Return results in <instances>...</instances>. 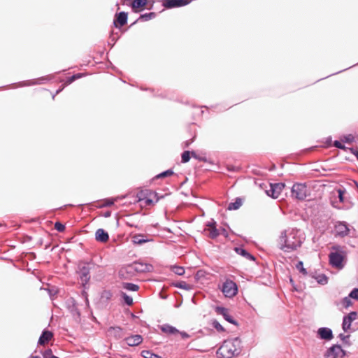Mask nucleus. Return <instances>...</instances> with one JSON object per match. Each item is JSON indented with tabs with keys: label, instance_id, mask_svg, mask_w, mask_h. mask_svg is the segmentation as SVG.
<instances>
[{
	"label": "nucleus",
	"instance_id": "20",
	"mask_svg": "<svg viewBox=\"0 0 358 358\" xmlns=\"http://www.w3.org/2000/svg\"><path fill=\"white\" fill-rule=\"evenodd\" d=\"M343 350V347L338 343L332 344L324 353V358H338V355Z\"/></svg>",
	"mask_w": 358,
	"mask_h": 358
},
{
	"label": "nucleus",
	"instance_id": "44",
	"mask_svg": "<svg viewBox=\"0 0 358 358\" xmlns=\"http://www.w3.org/2000/svg\"><path fill=\"white\" fill-rule=\"evenodd\" d=\"M141 355L143 358H162V357L157 353H155L151 350H143L141 352Z\"/></svg>",
	"mask_w": 358,
	"mask_h": 358
},
{
	"label": "nucleus",
	"instance_id": "6",
	"mask_svg": "<svg viewBox=\"0 0 358 358\" xmlns=\"http://www.w3.org/2000/svg\"><path fill=\"white\" fill-rule=\"evenodd\" d=\"M240 355V352H236L230 345L229 341H224L222 346L216 351L217 358H234Z\"/></svg>",
	"mask_w": 358,
	"mask_h": 358
},
{
	"label": "nucleus",
	"instance_id": "5",
	"mask_svg": "<svg viewBox=\"0 0 358 358\" xmlns=\"http://www.w3.org/2000/svg\"><path fill=\"white\" fill-rule=\"evenodd\" d=\"M310 196L306 182H294L291 187V196L298 201H304Z\"/></svg>",
	"mask_w": 358,
	"mask_h": 358
},
{
	"label": "nucleus",
	"instance_id": "63",
	"mask_svg": "<svg viewBox=\"0 0 358 358\" xmlns=\"http://www.w3.org/2000/svg\"><path fill=\"white\" fill-rule=\"evenodd\" d=\"M344 143H343L341 140H335L333 142V146H334L335 148H338V149H340L341 148V146L343 145Z\"/></svg>",
	"mask_w": 358,
	"mask_h": 358
},
{
	"label": "nucleus",
	"instance_id": "42",
	"mask_svg": "<svg viewBox=\"0 0 358 358\" xmlns=\"http://www.w3.org/2000/svg\"><path fill=\"white\" fill-rule=\"evenodd\" d=\"M170 270L175 274L180 276L184 275L185 273V267L177 264L171 265Z\"/></svg>",
	"mask_w": 358,
	"mask_h": 358
},
{
	"label": "nucleus",
	"instance_id": "48",
	"mask_svg": "<svg viewBox=\"0 0 358 358\" xmlns=\"http://www.w3.org/2000/svg\"><path fill=\"white\" fill-rule=\"evenodd\" d=\"M350 334L345 335L343 333H340L338 336V338L342 342V343L345 345L350 346L351 345V342L350 341Z\"/></svg>",
	"mask_w": 358,
	"mask_h": 358
},
{
	"label": "nucleus",
	"instance_id": "35",
	"mask_svg": "<svg viewBox=\"0 0 358 358\" xmlns=\"http://www.w3.org/2000/svg\"><path fill=\"white\" fill-rule=\"evenodd\" d=\"M172 285L174 287L184 289L186 291H190L192 289V285L188 284L187 282L183 280H178L173 282Z\"/></svg>",
	"mask_w": 358,
	"mask_h": 358
},
{
	"label": "nucleus",
	"instance_id": "1",
	"mask_svg": "<svg viewBox=\"0 0 358 358\" xmlns=\"http://www.w3.org/2000/svg\"><path fill=\"white\" fill-rule=\"evenodd\" d=\"M299 229L292 228L289 234L287 230H282L279 237V248L285 252L296 250L303 243L304 238Z\"/></svg>",
	"mask_w": 358,
	"mask_h": 358
},
{
	"label": "nucleus",
	"instance_id": "30",
	"mask_svg": "<svg viewBox=\"0 0 358 358\" xmlns=\"http://www.w3.org/2000/svg\"><path fill=\"white\" fill-rule=\"evenodd\" d=\"M52 333L48 330L47 328H45L42 330L41 334L38 340V345H42L45 343L48 342L49 340L52 337Z\"/></svg>",
	"mask_w": 358,
	"mask_h": 358
},
{
	"label": "nucleus",
	"instance_id": "52",
	"mask_svg": "<svg viewBox=\"0 0 358 358\" xmlns=\"http://www.w3.org/2000/svg\"><path fill=\"white\" fill-rule=\"evenodd\" d=\"M55 229L58 232H63L66 229V224L62 222L57 221L55 223Z\"/></svg>",
	"mask_w": 358,
	"mask_h": 358
},
{
	"label": "nucleus",
	"instance_id": "46",
	"mask_svg": "<svg viewBox=\"0 0 358 358\" xmlns=\"http://www.w3.org/2000/svg\"><path fill=\"white\" fill-rule=\"evenodd\" d=\"M209 324L219 333L226 331V329L220 323L217 319H212Z\"/></svg>",
	"mask_w": 358,
	"mask_h": 358
},
{
	"label": "nucleus",
	"instance_id": "21",
	"mask_svg": "<svg viewBox=\"0 0 358 358\" xmlns=\"http://www.w3.org/2000/svg\"><path fill=\"white\" fill-rule=\"evenodd\" d=\"M149 235L141 233L136 234L131 237V243L136 246H141L143 244L154 241V239L148 237Z\"/></svg>",
	"mask_w": 358,
	"mask_h": 358
},
{
	"label": "nucleus",
	"instance_id": "11",
	"mask_svg": "<svg viewBox=\"0 0 358 358\" xmlns=\"http://www.w3.org/2000/svg\"><path fill=\"white\" fill-rule=\"evenodd\" d=\"M285 186V183L283 182H269L270 188L265 190V193L268 197L276 199L279 197Z\"/></svg>",
	"mask_w": 358,
	"mask_h": 358
},
{
	"label": "nucleus",
	"instance_id": "22",
	"mask_svg": "<svg viewBox=\"0 0 358 358\" xmlns=\"http://www.w3.org/2000/svg\"><path fill=\"white\" fill-rule=\"evenodd\" d=\"M337 192V196L334 200L331 199V205L332 207L341 209V207L336 204V203H343L345 201V194L346 193V189L344 187H340L336 189Z\"/></svg>",
	"mask_w": 358,
	"mask_h": 358
},
{
	"label": "nucleus",
	"instance_id": "41",
	"mask_svg": "<svg viewBox=\"0 0 358 358\" xmlns=\"http://www.w3.org/2000/svg\"><path fill=\"white\" fill-rule=\"evenodd\" d=\"M91 284H80L81 291L80 296L84 300L87 301L89 299L88 290Z\"/></svg>",
	"mask_w": 358,
	"mask_h": 358
},
{
	"label": "nucleus",
	"instance_id": "15",
	"mask_svg": "<svg viewBox=\"0 0 358 358\" xmlns=\"http://www.w3.org/2000/svg\"><path fill=\"white\" fill-rule=\"evenodd\" d=\"M128 22V13L126 11L117 12L114 15L112 28L121 30L122 27Z\"/></svg>",
	"mask_w": 358,
	"mask_h": 358
},
{
	"label": "nucleus",
	"instance_id": "57",
	"mask_svg": "<svg viewBox=\"0 0 358 358\" xmlns=\"http://www.w3.org/2000/svg\"><path fill=\"white\" fill-rule=\"evenodd\" d=\"M357 65H358V63L357 64ZM356 66V64H354V65H352V66H350V67H348V68H346V69H345L340 70V71H337V72H336V73H331V74H330V75H329V76H326V77H324V78H320V79H318L317 80H316L315 83H317V82H318V81H320V80H323V79H325V78H329V77H330V76H331L336 75V74H338V73H342V72H343V71H346V70H348V69H350V68H352V67H353V66Z\"/></svg>",
	"mask_w": 358,
	"mask_h": 358
},
{
	"label": "nucleus",
	"instance_id": "7",
	"mask_svg": "<svg viewBox=\"0 0 358 358\" xmlns=\"http://www.w3.org/2000/svg\"><path fill=\"white\" fill-rule=\"evenodd\" d=\"M55 78V74H50L46 75L44 76H41L38 78L35 79H31V80H23L20 82H17L15 83H13V85H17L18 87H25V86H32V85H43L46 84L49 82H51Z\"/></svg>",
	"mask_w": 358,
	"mask_h": 358
},
{
	"label": "nucleus",
	"instance_id": "60",
	"mask_svg": "<svg viewBox=\"0 0 358 358\" xmlns=\"http://www.w3.org/2000/svg\"><path fill=\"white\" fill-rule=\"evenodd\" d=\"M205 225L207 227H217V222L211 218L210 220L205 222Z\"/></svg>",
	"mask_w": 358,
	"mask_h": 358
},
{
	"label": "nucleus",
	"instance_id": "14",
	"mask_svg": "<svg viewBox=\"0 0 358 358\" xmlns=\"http://www.w3.org/2000/svg\"><path fill=\"white\" fill-rule=\"evenodd\" d=\"M187 132L189 136V138L181 143L182 149L188 148L196 139L197 129L196 128V124L194 122L189 124L187 127Z\"/></svg>",
	"mask_w": 358,
	"mask_h": 358
},
{
	"label": "nucleus",
	"instance_id": "37",
	"mask_svg": "<svg viewBox=\"0 0 358 358\" xmlns=\"http://www.w3.org/2000/svg\"><path fill=\"white\" fill-rule=\"evenodd\" d=\"M87 73H73L72 76L68 77L66 80L64 81L66 83V85H69L71 83H73L74 81H76L78 79L82 78L87 76Z\"/></svg>",
	"mask_w": 358,
	"mask_h": 358
},
{
	"label": "nucleus",
	"instance_id": "38",
	"mask_svg": "<svg viewBox=\"0 0 358 358\" xmlns=\"http://www.w3.org/2000/svg\"><path fill=\"white\" fill-rule=\"evenodd\" d=\"M339 138L344 144H351L356 142V138L352 134H342L339 136Z\"/></svg>",
	"mask_w": 358,
	"mask_h": 358
},
{
	"label": "nucleus",
	"instance_id": "19",
	"mask_svg": "<svg viewBox=\"0 0 358 358\" xmlns=\"http://www.w3.org/2000/svg\"><path fill=\"white\" fill-rule=\"evenodd\" d=\"M333 331L331 328L322 327L317 329V338L326 341H331L334 338Z\"/></svg>",
	"mask_w": 358,
	"mask_h": 358
},
{
	"label": "nucleus",
	"instance_id": "36",
	"mask_svg": "<svg viewBox=\"0 0 358 358\" xmlns=\"http://www.w3.org/2000/svg\"><path fill=\"white\" fill-rule=\"evenodd\" d=\"M224 341H229V345L234 348L236 350V352H241V340L240 337L236 336L231 339H227Z\"/></svg>",
	"mask_w": 358,
	"mask_h": 358
},
{
	"label": "nucleus",
	"instance_id": "55",
	"mask_svg": "<svg viewBox=\"0 0 358 358\" xmlns=\"http://www.w3.org/2000/svg\"><path fill=\"white\" fill-rule=\"evenodd\" d=\"M349 297L352 299L358 301V287L352 288L348 294Z\"/></svg>",
	"mask_w": 358,
	"mask_h": 358
},
{
	"label": "nucleus",
	"instance_id": "43",
	"mask_svg": "<svg viewBox=\"0 0 358 358\" xmlns=\"http://www.w3.org/2000/svg\"><path fill=\"white\" fill-rule=\"evenodd\" d=\"M295 268L299 271L300 273H301L303 275L306 276L309 275L310 273H309L304 267L303 262L301 260H298L295 264Z\"/></svg>",
	"mask_w": 358,
	"mask_h": 358
},
{
	"label": "nucleus",
	"instance_id": "23",
	"mask_svg": "<svg viewBox=\"0 0 358 358\" xmlns=\"http://www.w3.org/2000/svg\"><path fill=\"white\" fill-rule=\"evenodd\" d=\"M234 250L237 255L245 257L248 260L252 262H255L256 260V257L252 253L248 251L243 245L234 247Z\"/></svg>",
	"mask_w": 358,
	"mask_h": 358
},
{
	"label": "nucleus",
	"instance_id": "27",
	"mask_svg": "<svg viewBox=\"0 0 358 358\" xmlns=\"http://www.w3.org/2000/svg\"><path fill=\"white\" fill-rule=\"evenodd\" d=\"M134 263L136 264V271L138 273H148L153 269V266L150 264L141 262L138 261H134Z\"/></svg>",
	"mask_w": 358,
	"mask_h": 358
},
{
	"label": "nucleus",
	"instance_id": "25",
	"mask_svg": "<svg viewBox=\"0 0 358 358\" xmlns=\"http://www.w3.org/2000/svg\"><path fill=\"white\" fill-rule=\"evenodd\" d=\"M244 200V197L243 196L236 197L228 203L227 210L231 211L238 210L243 206Z\"/></svg>",
	"mask_w": 358,
	"mask_h": 358
},
{
	"label": "nucleus",
	"instance_id": "24",
	"mask_svg": "<svg viewBox=\"0 0 358 358\" xmlns=\"http://www.w3.org/2000/svg\"><path fill=\"white\" fill-rule=\"evenodd\" d=\"M159 328L162 331V332H163L164 334H166L169 336L178 335L179 329L170 324H163L162 325H159Z\"/></svg>",
	"mask_w": 358,
	"mask_h": 358
},
{
	"label": "nucleus",
	"instance_id": "31",
	"mask_svg": "<svg viewBox=\"0 0 358 358\" xmlns=\"http://www.w3.org/2000/svg\"><path fill=\"white\" fill-rule=\"evenodd\" d=\"M175 174L173 168H170L164 170L157 175H155L152 179H150V183H154L156 180L172 176Z\"/></svg>",
	"mask_w": 358,
	"mask_h": 358
},
{
	"label": "nucleus",
	"instance_id": "39",
	"mask_svg": "<svg viewBox=\"0 0 358 358\" xmlns=\"http://www.w3.org/2000/svg\"><path fill=\"white\" fill-rule=\"evenodd\" d=\"M157 15V14L155 12L144 13L139 15L137 20H140V22H147L155 18Z\"/></svg>",
	"mask_w": 358,
	"mask_h": 358
},
{
	"label": "nucleus",
	"instance_id": "50",
	"mask_svg": "<svg viewBox=\"0 0 358 358\" xmlns=\"http://www.w3.org/2000/svg\"><path fill=\"white\" fill-rule=\"evenodd\" d=\"M345 152L349 151L352 155L355 156L358 152V147H347L345 144H343L341 148L339 149Z\"/></svg>",
	"mask_w": 358,
	"mask_h": 358
},
{
	"label": "nucleus",
	"instance_id": "51",
	"mask_svg": "<svg viewBox=\"0 0 358 358\" xmlns=\"http://www.w3.org/2000/svg\"><path fill=\"white\" fill-rule=\"evenodd\" d=\"M341 304L345 309H348L352 305V301L351 297H349V295L343 297L341 299Z\"/></svg>",
	"mask_w": 358,
	"mask_h": 358
},
{
	"label": "nucleus",
	"instance_id": "16",
	"mask_svg": "<svg viewBox=\"0 0 358 358\" xmlns=\"http://www.w3.org/2000/svg\"><path fill=\"white\" fill-rule=\"evenodd\" d=\"M112 298L113 292L109 289H103L99 293V299L95 301L96 307L99 309L106 308Z\"/></svg>",
	"mask_w": 358,
	"mask_h": 358
},
{
	"label": "nucleus",
	"instance_id": "54",
	"mask_svg": "<svg viewBox=\"0 0 358 358\" xmlns=\"http://www.w3.org/2000/svg\"><path fill=\"white\" fill-rule=\"evenodd\" d=\"M322 142L324 143V147H325L327 148H331L333 145V142H334L332 140V136H328L327 137L324 138Z\"/></svg>",
	"mask_w": 358,
	"mask_h": 358
},
{
	"label": "nucleus",
	"instance_id": "45",
	"mask_svg": "<svg viewBox=\"0 0 358 358\" xmlns=\"http://www.w3.org/2000/svg\"><path fill=\"white\" fill-rule=\"evenodd\" d=\"M192 153H193V150H184L181 153V163L186 164V163L189 162V160L191 159V158H192Z\"/></svg>",
	"mask_w": 358,
	"mask_h": 358
},
{
	"label": "nucleus",
	"instance_id": "59",
	"mask_svg": "<svg viewBox=\"0 0 358 358\" xmlns=\"http://www.w3.org/2000/svg\"><path fill=\"white\" fill-rule=\"evenodd\" d=\"M106 66L108 69H110L116 73H120V71L118 69V68H117L110 61L107 62Z\"/></svg>",
	"mask_w": 358,
	"mask_h": 358
},
{
	"label": "nucleus",
	"instance_id": "10",
	"mask_svg": "<svg viewBox=\"0 0 358 358\" xmlns=\"http://www.w3.org/2000/svg\"><path fill=\"white\" fill-rule=\"evenodd\" d=\"M65 303L66 308L73 316L74 320L76 322H80L81 312L78 308V303L77 301L73 297L71 296L66 300Z\"/></svg>",
	"mask_w": 358,
	"mask_h": 358
},
{
	"label": "nucleus",
	"instance_id": "17",
	"mask_svg": "<svg viewBox=\"0 0 358 358\" xmlns=\"http://www.w3.org/2000/svg\"><path fill=\"white\" fill-rule=\"evenodd\" d=\"M164 9H173L189 5L192 0H160Z\"/></svg>",
	"mask_w": 358,
	"mask_h": 358
},
{
	"label": "nucleus",
	"instance_id": "32",
	"mask_svg": "<svg viewBox=\"0 0 358 358\" xmlns=\"http://www.w3.org/2000/svg\"><path fill=\"white\" fill-rule=\"evenodd\" d=\"M120 302L122 306H130L134 303L133 297L123 291H120Z\"/></svg>",
	"mask_w": 358,
	"mask_h": 358
},
{
	"label": "nucleus",
	"instance_id": "47",
	"mask_svg": "<svg viewBox=\"0 0 358 358\" xmlns=\"http://www.w3.org/2000/svg\"><path fill=\"white\" fill-rule=\"evenodd\" d=\"M121 38V34L119 31L111 30L109 34V39L112 41V46H115L118 40Z\"/></svg>",
	"mask_w": 358,
	"mask_h": 358
},
{
	"label": "nucleus",
	"instance_id": "28",
	"mask_svg": "<svg viewBox=\"0 0 358 358\" xmlns=\"http://www.w3.org/2000/svg\"><path fill=\"white\" fill-rule=\"evenodd\" d=\"M127 344L129 346L134 347L140 345L143 341V336L140 334H131L125 338Z\"/></svg>",
	"mask_w": 358,
	"mask_h": 358
},
{
	"label": "nucleus",
	"instance_id": "64",
	"mask_svg": "<svg viewBox=\"0 0 358 358\" xmlns=\"http://www.w3.org/2000/svg\"><path fill=\"white\" fill-rule=\"evenodd\" d=\"M67 85H66V83H64L61 86H59L57 90L55 91V94H59V93H61L64 90V88L66 87Z\"/></svg>",
	"mask_w": 358,
	"mask_h": 358
},
{
	"label": "nucleus",
	"instance_id": "8",
	"mask_svg": "<svg viewBox=\"0 0 358 358\" xmlns=\"http://www.w3.org/2000/svg\"><path fill=\"white\" fill-rule=\"evenodd\" d=\"M220 289L224 296L229 298L235 296L238 292V285L229 278L222 283Z\"/></svg>",
	"mask_w": 358,
	"mask_h": 358
},
{
	"label": "nucleus",
	"instance_id": "33",
	"mask_svg": "<svg viewBox=\"0 0 358 358\" xmlns=\"http://www.w3.org/2000/svg\"><path fill=\"white\" fill-rule=\"evenodd\" d=\"M192 158L201 162L208 163L212 165L214 164V162L212 159L207 158L205 153L203 155H199L194 150H193Z\"/></svg>",
	"mask_w": 358,
	"mask_h": 358
},
{
	"label": "nucleus",
	"instance_id": "18",
	"mask_svg": "<svg viewBox=\"0 0 358 358\" xmlns=\"http://www.w3.org/2000/svg\"><path fill=\"white\" fill-rule=\"evenodd\" d=\"M357 312L350 311L348 314H345L343 317L342 329L344 332H348L351 328L352 323L356 320Z\"/></svg>",
	"mask_w": 358,
	"mask_h": 358
},
{
	"label": "nucleus",
	"instance_id": "61",
	"mask_svg": "<svg viewBox=\"0 0 358 358\" xmlns=\"http://www.w3.org/2000/svg\"><path fill=\"white\" fill-rule=\"evenodd\" d=\"M219 229H220V234H222L227 239L229 238V232L227 231V229L224 227H220Z\"/></svg>",
	"mask_w": 358,
	"mask_h": 358
},
{
	"label": "nucleus",
	"instance_id": "62",
	"mask_svg": "<svg viewBox=\"0 0 358 358\" xmlns=\"http://www.w3.org/2000/svg\"><path fill=\"white\" fill-rule=\"evenodd\" d=\"M178 334L181 336V338L184 340L187 339L190 337V335L185 331L179 330Z\"/></svg>",
	"mask_w": 358,
	"mask_h": 358
},
{
	"label": "nucleus",
	"instance_id": "3",
	"mask_svg": "<svg viewBox=\"0 0 358 358\" xmlns=\"http://www.w3.org/2000/svg\"><path fill=\"white\" fill-rule=\"evenodd\" d=\"M95 266H99L92 260L80 259L76 265V273L78 275V280L80 281V284H91V270Z\"/></svg>",
	"mask_w": 358,
	"mask_h": 358
},
{
	"label": "nucleus",
	"instance_id": "12",
	"mask_svg": "<svg viewBox=\"0 0 358 358\" xmlns=\"http://www.w3.org/2000/svg\"><path fill=\"white\" fill-rule=\"evenodd\" d=\"M214 310L218 315H221L224 320L227 322L238 327L240 326V323L237 320H236L230 313L229 309L223 306H216L214 308Z\"/></svg>",
	"mask_w": 358,
	"mask_h": 358
},
{
	"label": "nucleus",
	"instance_id": "56",
	"mask_svg": "<svg viewBox=\"0 0 358 358\" xmlns=\"http://www.w3.org/2000/svg\"><path fill=\"white\" fill-rule=\"evenodd\" d=\"M226 170L231 173H236L239 171V168L234 164H227Z\"/></svg>",
	"mask_w": 358,
	"mask_h": 358
},
{
	"label": "nucleus",
	"instance_id": "2",
	"mask_svg": "<svg viewBox=\"0 0 358 358\" xmlns=\"http://www.w3.org/2000/svg\"><path fill=\"white\" fill-rule=\"evenodd\" d=\"M348 251L339 244H334L329 254V264L338 271L343 270L348 263Z\"/></svg>",
	"mask_w": 358,
	"mask_h": 358
},
{
	"label": "nucleus",
	"instance_id": "29",
	"mask_svg": "<svg viewBox=\"0 0 358 358\" xmlns=\"http://www.w3.org/2000/svg\"><path fill=\"white\" fill-rule=\"evenodd\" d=\"M109 239L108 232L103 229L99 228L95 231V240L99 243H105Z\"/></svg>",
	"mask_w": 358,
	"mask_h": 358
},
{
	"label": "nucleus",
	"instance_id": "4",
	"mask_svg": "<svg viewBox=\"0 0 358 358\" xmlns=\"http://www.w3.org/2000/svg\"><path fill=\"white\" fill-rule=\"evenodd\" d=\"M169 194H171L170 192H169V193L167 194H160L157 192L156 191L149 189H145V191L142 190L137 192L136 194L135 195L134 203H136L143 201L147 205H155L161 199H164L166 196Z\"/></svg>",
	"mask_w": 358,
	"mask_h": 358
},
{
	"label": "nucleus",
	"instance_id": "40",
	"mask_svg": "<svg viewBox=\"0 0 358 358\" xmlns=\"http://www.w3.org/2000/svg\"><path fill=\"white\" fill-rule=\"evenodd\" d=\"M123 328L120 326H111L108 329V332H113L114 337L117 339H120L122 338Z\"/></svg>",
	"mask_w": 358,
	"mask_h": 358
},
{
	"label": "nucleus",
	"instance_id": "13",
	"mask_svg": "<svg viewBox=\"0 0 358 358\" xmlns=\"http://www.w3.org/2000/svg\"><path fill=\"white\" fill-rule=\"evenodd\" d=\"M350 229L349 224L345 221H337L334 226L333 232L335 237L343 238L350 234Z\"/></svg>",
	"mask_w": 358,
	"mask_h": 358
},
{
	"label": "nucleus",
	"instance_id": "53",
	"mask_svg": "<svg viewBox=\"0 0 358 358\" xmlns=\"http://www.w3.org/2000/svg\"><path fill=\"white\" fill-rule=\"evenodd\" d=\"M220 235V229L217 227L213 228V229L210 231L208 236L211 239H216Z\"/></svg>",
	"mask_w": 358,
	"mask_h": 358
},
{
	"label": "nucleus",
	"instance_id": "26",
	"mask_svg": "<svg viewBox=\"0 0 358 358\" xmlns=\"http://www.w3.org/2000/svg\"><path fill=\"white\" fill-rule=\"evenodd\" d=\"M309 276L315 279L319 285H325L328 284L329 277L325 273H317L316 271H315L311 272Z\"/></svg>",
	"mask_w": 358,
	"mask_h": 358
},
{
	"label": "nucleus",
	"instance_id": "49",
	"mask_svg": "<svg viewBox=\"0 0 358 358\" xmlns=\"http://www.w3.org/2000/svg\"><path fill=\"white\" fill-rule=\"evenodd\" d=\"M288 278H289V282L292 285V291L296 292L298 293H301L303 292V289L301 287L298 286L295 283L294 280L293 279L292 276L291 275H289L288 276Z\"/></svg>",
	"mask_w": 358,
	"mask_h": 358
},
{
	"label": "nucleus",
	"instance_id": "9",
	"mask_svg": "<svg viewBox=\"0 0 358 358\" xmlns=\"http://www.w3.org/2000/svg\"><path fill=\"white\" fill-rule=\"evenodd\" d=\"M136 270V264H134V262L130 264H124L118 270V278L121 280L130 279L138 273Z\"/></svg>",
	"mask_w": 358,
	"mask_h": 358
},
{
	"label": "nucleus",
	"instance_id": "58",
	"mask_svg": "<svg viewBox=\"0 0 358 358\" xmlns=\"http://www.w3.org/2000/svg\"><path fill=\"white\" fill-rule=\"evenodd\" d=\"M113 204V201H111L110 198H108V199H104L103 203L101 204L100 206H99V208L108 207V206H112Z\"/></svg>",
	"mask_w": 358,
	"mask_h": 358
},
{
	"label": "nucleus",
	"instance_id": "34",
	"mask_svg": "<svg viewBox=\"0 0 358 358\" xmlns=\"http://www.w3.org/2000/svg\"><path fill=\"white\" fill-rule=\"evenodd\" d=\"M122 287L129 292H138L140 289V286L138 284L129 282H122Z\"/></svg>",
	"mask_w": 358,
	"mask_h": 358
}]
</instances>
